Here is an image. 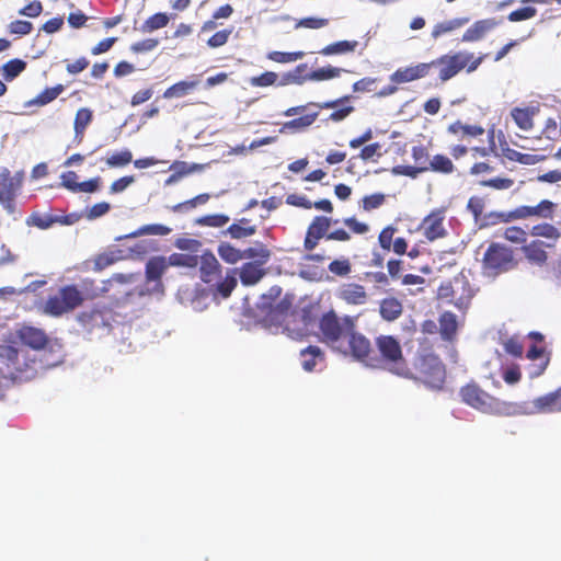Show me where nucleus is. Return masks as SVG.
I'll list each match as a JSON object with an SVG mask.
<instances>
[{"instance_id":"nucleus-1","label":"nucleus","mask_w":561,"mask_h":561,"mask_svg":"<svg viewBox=\"0 0 561 561\" xmlns=\"http://www.w3.org/2000/svg\"><path fill=\"white\" fill-rule=\"evenodd\" d=\"M319 339L333 351L357 360L366 359L371 353L370 341L356 331L355 320L348 316L340 318L333 310L320 318Z\"/></svg>"},{"instance_id":"nucleus-2","label":"nucleus","mask_w":561,"mask_h":561,"mask_svg":"<svg viewBox=\"0 0 561 561\" xmlns=\"http://www.w3.org/2000/svg\"><path fill=\"white\" fill-rule=\"evenodd\" d=\"M484 55L476 57L473 53L459 50L442 55L430 62H420L417 65L399 68L391 80L396 83H405L425 78L432 70H437L438 80L442 83L456 77L461 70L466 69L468 73L476 71L484 59Z\"/></svg>"},{"instance_id":"nucleus-3","label":"nucleus","mask_w":561,"mask_h":561,"mask_svg":"<svg viewBox=\"0 0 561 561\" xmlns=\"http://www.w3.org/2000/svg\"><path fill=\"white\" fill-rule=\"evenodd\" d=\"M459 396L463 403L485 414L515 416L522 415L524 412V407L520 403L501 400L486 392L474 381L462 386Z\"/></svg>"},{"instance_id":"nucleus-4","label":"nucleus","mask_w":561,"mask_h":561,"mask_svg":"<svg viewBox=\"0 0 561 561\" xmlns=\"http://www.w3.org/2000/svg\"><path fill=\"white\" fill-rule=\"evenodd\" d=\"M378 356L373 352L363 362L371 367L382 368L398 377H409V365L403 356L402 346L392 335H379L375 340Z\"/></svg>"},{"instance_id":"nucleus-5","label":"nucleus","mask_w":561,"mask_h":561,"mask_svg":"<svg viewBox=\"0 0 561 561\" xmlns=\"http://www.w3.org/2000/svg\"><path fill=\"white\" fill-rule=\"evenodd\" d=\"M411 376L405 379H413L424 383L433 390H440L446 380V368L440 358L433 354H420L414 363L413 368L409 367Z\"/></svg>"},{"instance_id":"nucleus-6","label":"nucleus","mask_w":561,"mask_h":561,"mask_svg":"<svg viewBox=\"0 0 561 561\" xmlns=\"http://www.w3.org/2000/svg\"><path fill=\"white\" fill-rule=\"evenodd\" d=\"M483 270L490 275H500L518 266V259L511 247L492 242L482 257Z\"/></svg>"},{"instance_id":"nucleus-7","label":"nucleus","mask_w":561,"mask_h":561,"mask_svg":"<svg viewBox=\"0 0 561 561\" xmlns=\"http://www.w3.org/2000/svg\"><path fill=\"white\" fill-rule=\"evenodd\" d=\"M82 306V297L79 287L75 284L65 285L57 294L51 295L45 301L43 311L51 317H61Z\"/></svg>"},{"instance_id":"nucleus-8","label":"nucleus","mask_w":561,"mask_h":561,"mask_svg":"<svg viewBox=\"0 0 561 561\" xmlns=\"http://www.w3.org/2000/svg\"><path fill=\"white\" fill-rule=\"evenodd\" d=\"M24 173H12L8 168L0 170V205L8 214L16 210V197L23 187Z\"/></svg>"},{"instance_id":"nucleus-9","label":"nucleus","mask_w":561,"mask_h":561,"mask_svg":"<svg viewBox=\"0 0 561 561\" xmlns=\"http://www.w3.org/2000/svg\"><path fill=\"white\" fill-rule=\"evenodd\" d=\"M527 337L533 341V344L526 352V358L531 362L527 366V373L530 379H536L548 368L550 363V353L543 345L545 336L540 332L531 331L527 334Z\"/></svg>"},{"instance_id":"nucleus-10","label":"nucleus","mask_w":561,"mask_h":561,"mask_svg":"<svg viewBox=\"0 0 561 561\" xmlns=\"http://www.w3.org/2000/svg\"><path fill=\"white\" fill-rule=\"evenodd\" d=\"M167 270V257L164 256H153L146 263L142 295H163L164 286L161 277Z\"/></svg>"},{"instance_id":"nucleus-11","label":"nucleus","mask_w":561,"mask_h":561,"mask_svg":"<svg viewBox=\"0 0 561 561\" xmlns=\"http://www.w3.org/2000/svg\"><path fill=\"white\" fill-rule=\"evenodd\" d=\"M438 296L455 305L458 309L468 308L473 293L469 284L463 279L455 278L454 282L442 284L438 288Z\"/></svg>"},{"instance_id":"nucleus-12","label":"nucleus","mask_w":561,"mask_h":561,"mask_svg":"<svg viewBox=\"0 0 561 561\" xmlns=\"http://www.w3.org/2000/svg\"><path fill=\"white\" fill-rule=\"evenodd\" d=\"M445 219L446 207L435 208L423 218L419 229L428 242H434L447 236L448 232L444 225Z\"/></svg>"},{"instance_id":"nucleus-13","label":"nucleus","mask_w":561,"mask_h":561,"mask_svg":"<svg viewBox=\"0 0 561 561\" xmlns=\"http://www.w3.org/2000/svg\"><path fill=\"white\" fill-rule=\"evenodd\" d=\"M337 221V219L334 220L328 216H314L306 231L304 240L305 251L311 252L318 247L321 239L327 240L332 224H336Z\"/></svg>"},{"instance_id":"nucleus-14","label":"nucleus","mask_w":561,"mask_h":561,"mask_svg":"<svg viewBox=\"0 0 561 561\" xmlns=\"http://www.w3.org/2000/svg\"><path fill=\"white\" fill-rule=\"evenodd\" d=\"M524 407L522 414H550L561 412V386L554 391L535 398L529 403H520Z\"/></svg>"},{"instance_id":"nucleus-15","label":"nucleus","mask_w":561,"mask_h":561,"mask_svg":"<svg viewBox=\"0 0 561 561\" xmlns=\"http://www.w3.org/2000/svg\"><path fill=\"white\" fill-rule=\"evenodd\" d=\"M411 156L414 165H396L392 168L391 173L393 175L409 176L411 179H415L421 173H426L431 161L428 149L423 145L413 146Z\"/></svg>"},{"instance_id":"nucleus-16","label":"nucleus","mask_w":561,"mask_h":561,"mask_svg":"<svg viewBox=\"0 0 561 561\" xmlns=\"http://www.w3.org/2000/svg\"><path fill=\"white\" fill-rule=\"evenodd\" d=\"M554 207L556 204L549 199H542L536 206H518L507 213L505 221L527 219L530 217L551 219L553 217Z\"/></svg>"},{"instance_id":"nucleus-17","label":"nucleus","mask_w":561,"mask_h":561,"mask_svg":"<svg viewBox=\"0 0 561 561\" xmlns=\"http://www.w3.org/2000/svg\"><path fill=\"white\" fill-rule=\"evenodd\" d=\"M0 358L5 364L9 374L14 378L20 377L30 368V360L15 346L1 345Z\"/></svg>"},{"instance_id":"nucleus-18","label":"nucleus","mask_w":561,"mask_h":561,"mask_svg":"<svg viewBox=\"0 0 561 561\" xmlns=\"http://www.w3.org/2000/svg\"><path fill=\"white\" fill-rule=\"evenodd\" d=\"M131 276H127L124 274H114L111 278L103 280L102 286H98L95 280L92 278H84L80 283L79 293L82 297V304L85 300H94L101 296H103L105 293L108 291V286L112 282L116 283H127L129 282Z\"/></svg>"},{"instance_id":"nucleus-19","label":"nucleus","mask_w":561,"mask_h":561,"mask_svg":"<svg viewBox=\"0 0 561 561\" xmlns=\"http://www.w3.org/2000/svg\"><path fill=\"white\" fill-rule=\"evenodd\" d=\"M78 322L89 332L96 329H110L108 311L106 308H92L80 312L77 317Z\"/></svg>"},{"instance_id":"nucleus-20","label":"nucleus","mask_w":561,"mask_h":561,"mask_svg":"<svg viewBox=\"0 0 561 561\" xmlns=\"http://www.w3.org/2000/svg\"><path fill=\"white\" fill-rule=\"evenodd\" d=\"M352 95H344L340 99L325 101L323 103H316L314 105L321 110H333L329 115V119L339 123L348 117L355 107L351 104Z\"/></svg>"},{"instance_id":"nucleus-21","label":"nucleus","mask_w":561,"mask_h":561,"mask_svg":"<svg viewBox=\"0 0 561 561\" xmlns=\"http://www.w3.org/2000/svg\"><path fill=\"white\" fill-rule=\"evenodd\" d=\"M15 334L22 344L35 351L44 350L49 341L44 330L32 325H22Z\"/></svg>"},{"instance_id":"nucleus-22","label":"nucleus","mask_w":561,"mask_h":561,"mask_svg":"<svg viewBox=\"0 0 561 561\" xmlns=\"http://www.w3.org/2000/svg\"><path fill=\"white\" fill-rule=\"evenodd\" d=\"M547 247H553V243H546L539 239H534L529 243H525L520 250L526 260L536 266H543L548 262Z\"/></svg>"},{"instance_id":"nucleus-23","label":"nucleus","mask_w":561,"mask_h":561,"mask_svg":"<svg viewBox=\"0 0 561 561\" xmlns=\"http://www.w3.org/2000/svg\"><path fill=\"white\" fill-rule=\"evenodd\" d=\"M201 278L204 283L211 284L219 280L221 265L211 252H205L198 259Z\"/></svg>"},{"instance_id":"nucleus-24","label":"nucleus","mask_w":561,"mask_h":561,"mask_svg":"<svg viewBox=\"0 0 561 561\" xmlns=\"http://www.w3.org/2000/svg\"><path fill=\"white\" fill-rule=\"evenodd\" d=\"M501 21L494 18L476 21L462 35L461 41L473 43L482 39L489 32L495 28Z\"/></svg>"},{"instance_id":"nucleus-25","label":"nucleus","mask_w":561,"mask_h":561,"mask_svg":"<svg viewBox=\"0 0 561 561\" xmlns=\"http://www.w3.org/2000/svg\"><path fill=\"white\" fill-rule=\"evenodd\" d=\"M337 297L347 305H364L368 299L365 287L355 283L343 284Z\"/></svg>"},{"instance_id":"nucleus-26","label":"nucleus","mask_w":561,"mask_h":561,"mask_svg":"<svg viewBox=\"0 0 561 561\" xmlns=\"http://www.w3.org/2000/svg\"><path fill=\"white\" fill-rule=\"evenodd\" d=\"M124 259V252L119 249H108L102 253L96 254L92 260L88 261V264H92L90 267L93 272H102L103 270L112 266L116 262Z\"/></svg>"},{"instance_id":"nucleus-27","label":"nucleus","mask_w":561,"mask_h":561,"mask_svg":"<svg viewBox=\"0 0 561 561\" xmlns=\"http://www.w3.org/2000/svg\"><path fill=\"white\" fill-rule=\"evenodd\" d=\"M502 156L512 161L518 162L524 165H534L542 160H545V156L530 154V153H522L508 146L506 141L500 144Z\"/></svg>"},{"instance_id":"nucleus-28","label":"nucleus","mask_w":561,"mask_h":561,"mask_svg":"<svg viewBox=\"0 0 561 561\" xmlns=\"http://www.w3.org/2000/svg\"><path fill=\"white\" fill-rule=\"evenodd\" d=\"M257 262H247L240 268V280L244 286H253L257 284L265 275V271Z\"/></svg>"},{"instance_id":"nucleus-29","label":"nucleus","mask_w":561,"mask_h":561,"mask_svg":"<svg viewBox=\"0 0 561 561\" xmlns=\"http://www.w3.org/2000/svg\"><path fill=\"white\" fill-rule=\"evenodd\" d=\"M439 333L443 340L453 341L458 331L457 316L451 311H444L438 319Z\"/></svg>"},{"instance_id":"nucleus-30","label":"nucleus","mask_w":561,"mask_h":561,"mask_svg":"<svg viewBox=\"0 0 561 561\" xmlns=\"http://www.w3.org/2000/svg\"><path fill=\"white\" fill-rule=\"evenodd\" d=\"M93 121V112L89 107H81L77 111L73 122L75 140L81 144L85 129Z\"/></svg>"},{"instance_id":"nucleus-31","label":"nucleus","mask_w":561,"mask_h":561,"mask_svg":"<svg viewBox=\"0 0 561 561\" xmlns=\"http://www.w3.org/2000/svg\"><path fill=\"white\" fill-rule=\"evenodd\" d=\"M539 112L538 107H514L511 116L515 124L523 130H530L534 127V116Z\"/></svg>"},{"instance_id":"nucleus-32","label":"nucleus","mask_w":561,"mask_h":561,"mask_svg":"<svg viewBox=\"0 0 561 561\" xmlns=\"http://www.w3.org/2000/svg\"><path fill=\"white\" fill-rule=\"evenodd\" d=\"M402 312L403 306L396 297L383 298L379 304L380 317L388 322L397 320Z\"/></svg>"},{"instance_id":"nucleus-33","label":"nucleus","mask_w":561,"mask_h":561,"mask_svg":"<svg viewBox=\"0 0 561 561\" xmlns=\"http://www.w3.org/2000/svg\"><path fill=\"white\" fill-rule=\"evenodd\" d=\"M300 358L304 370L311 373L319 362L324 360V353L319 346L310 345L300 351Z\"/></svg>"},{"instance_id":"nucleus-34","label":"nucleus","mask_w":561,"mask_h":561,"mask_svg":"<svg viewBox=\"0 0 561 561\" xmlns=\"http://www.w3.org/2000/svg\"><path fill=\"white\" fill-rule=\"evenodd\" d=\"M251 219L241 218L236 222L231 224L226 233L229 234L232 239H244L251 237L256 233V226L251 224Z\"/></svg>"},{"instance_id":"nucleus-35","label":"nucleus","mask_w":561,"mask_h":561,"mask_svg":"<svg viewBox=\"0 0 561 561\" xmlns=\"http://www.w3.org/2000/svg\"><path fill=\"white\" fill-rule=\"evenodd\" d=\"M530 234L537 238H545L551 241L550 243H553V245L561 238L560 230L549 222H540L533 226L530 229Z\"/></svg>"},{"instance_id":"nucleus-36","label":"nucleus","mask_w":561,"mask_h":561,"mask_svg":"<svg viewBox=\"0 0 561 561\" xmlns=\"http://www.w3.org/2000/svg\"><path fill=\"white\" fill-rule=\"evenodd\" d=\"M65 90V87L62 84H56L51 88H46L43 90L37 96L30 100L26 105L27 106H44L48 103L55 101Z\"/></svg>"},{"instance_id":"nucleus-37","label":"nucleus","mask_w":561,"mask_h":561,"mask_svg":"<svg viewBox=\"0 0 561 561\" xmlns=\"http://www.w3.org/2000/svg\"><path fill=\"white\" fill-rule=\"evenodd\" d=\"M455 171L451 159L445 154L437 153L431 158L427 172L450 174Z\"/></svg>"},{"instance_id":"nucleus-38","label":"nucleus","mask_w":561,"mask_h":561,"mask_svg":"<svg viewBox=\"0 0 561 561\" xmlns=\"http://www.w3.org/2000/svg\"><path fill=\"white\" fill-rule=\"evenodd\" d=\"M468 22H469L468 18H457V19L439 22L434 25L433 31H432V37L438 38L444 34L454 32V31L462 27Z\"/></svg>"},{"instance_id":"nucleus-39","label":"nucleus","mask_w":561,"mask_h":561,"mask_svg":"<svg viewBox=\"0 0 561 561\" xmlns=\"http://www.w3.org/2000/svg\"><path fill=\"white\" fill-rule=\"evenodd\" d=\"M484 131V128L480 125L462 124L460 121H457L448 126V133L460 135L462 138L466 136L479 137L482 136Z\"/></svg>"},{"instance_id":"nucleus-40","label":"nucleus","mask_w":561,"mask_h":561,"mask_svg":"<svg viewBox=\"0 0 561 561\" xmlns=\"http://www.w3.org/2000/svg\"><path fill=\"white\" fill-rule=\"evenodd\" d=\"M102 160L108 168H123L133 161V154L128 149L115 150Z\"/></svg>"},{"instance_id":"nucleus-41","label":"nucleus","mask_w":561,"mask_h":561,"mask_svg":"<svg viewBox=\"0 0 561 561\" xmlns=\"http://www.w3.org/2000/svg\"><path fill=\"white\" fill-rule=\"evenodd\" d=\"M358 46L357 41H340L327 45L319 53L323 56L341 55L354 51Z\"/></svg>"},{"instance_id":"nucleus-42","label":"nucleus","mask_w":561,"mask_h":561,"mask_svg":"<svg viewBox=\"0 0 561 561\" xmlns=\"http://www.w3.org/2000/svg\"><path fill=\"white\" fill-rule=\"evenodd\" d=\"M342 71L343 69L329 65L306 73V77L307 81H327L340 77Z\"/></svg>"},{"instance_id":"nucleus-43","label":"nucleus","mask_w":561,"mask_h":561,"mask_svg":"<svg viewBox=\"0 0 561 561\" xmlns=\"http://www.w3.org/2000/svg\"><path fill=\"white\" fill-rule=\"evenodd\" d=\"M55 222H66L62 217L53 216L49 214H41V213H32L27 218L26 224L30 226H35L39 229H48Z\"/></svg>"},{"instance_id":"nucleus-44","label":"nucleus","mask_w":561,"mask_h":561,"mask_svg":"<svg viewBox=\"0 0 561 561\" xmlns=\"http://www.w3.org/2000/svg\"><path fill=\"white\" fill-rule=\"evenodd\" d=\"M307 64H300L293 71L284 73L280 81L277 82V85L305 83L307 81V77L302 73L307 70Z\"/></svg>"},{"instance_id":"nucleus-45","label":"nucleus","mask_w":561,"mask_h":561,"mask_svg":"<svg viewBox=\"0 0 561 561\" xmlns=\"http://www.w3.org/2000/svg\"><path fill=\"white\" fill-rule=\"evenodd\" d=\"M218 255L229 264H236L242 260V252L229 242H221L217 249Z\"/></svg>"},{"instance_id":"nucleus-46","label":"nucleus","mask_w":561,"mask_h":561,"mask_svg":"<svg viewBox=\"0 0 561 561\" xmlns=\"http://www.w3.org/2000/svg\"><path fill=\"white\" fill-rule=\"evenodd\" d=\"M167 265L169 266H183L196 267L198 265V256L187 253H172L167 257Z\"/></svg>"},{"instance_id":"nucleus-47","label":"nucleus","mask_w":561,"mask_h":561,"mask_svg":"<svg viewBox=\"0 0 561 561\" xmlns=\"http://www.w3.org/2000/svg\"><path fill=\"white\" fill-rule=\"evenodd\" d=\"M506 354L515 358H520L524 354V339L514 334L502 342Z\"/></svg>"},{"instance_id":"nucleus-48","label":"nucleus","mask_w":561,"mask_h":561,"mask_svg":"<svg viewBox=\"0 0 561 561\" xmlns=\"http://www.w3.org/2000/svg\"><path fill=\"white\" fill-rule=\"evenodd\" d=\"M317 117H318V113L316 112V113L306 114L298 118H294L289 122L284 123L283 127L280 128V131L284 133L287 129L301 130V129L307 128L310 125H312L316 122Z\"/></svg>"},{"instance_id":"nucleus-49","label":"nucleus","mask_w":561,"mask_h":561,"mask_svg":"<svg viewBox=\"0 0 561 561\" xmlns=\"http://www.w3.org/2000/svg\"><path fill=\"white\" fill-rule=\"evenodd\" d=\"M26 68V62L22 59H11L5 62L2 67L3 77L7 81H11L16 78Z\"/></svg>"},{"instance_id":"nucleus-50","label":"nucleus","mask_w":561,"mask_h":561,"mask_svg":"<svg viewBox=\"0 0 561 561\" xmlns=\"http://www.w3.org/2000/svg\"><path fill=\"white\" fill-rule=\"evenodd\" d=\"M527 231L518 226H510L504 229L503 237L511 243L525 244L527 240Z\"/></svg>"},{"instance_id":"nucleus-51","label":"nucleus","mask_w":561,"mask_h":561,"mask_svg":"<svg viewBox=\"0 0 561 561\" xmlns=\"http://www.w3.org/2000/svg\"><path fill=\"white\" fill-rule=\"evenodd\" d=\"M170 21V16L167 13L159 12L149 16L142 24V30L152 32L162 27H165Z\"/></svg>"},{"instance_id":"nucleus-52","label":"nucleus","mask_w":561,"mask_h":561,"mask_svg":"<svg viewBox=\"0 0 561 561\" xmlns=\"http://www.w3.org/2000/svg\"><path fill=\"white\" fill-rule=\"evenodd\" d=\"M278 75L274 71H265L260 76L251 77L249 83L255 88H266L277 84Z\"/></svg>"},{"instance_id":"nucleus-53","label":"nucleus","mask_w":561,"mask_h":561,"mask_svg":"<svg viewBox=\"0 0 561 561\" xmlns=\"http://www.w3.org/2000/svg\"><path fill=\"white\" fill-rule=\"evenodd\" d=\"M305 56L304 51H278L273 50L267 54V58L277 64H288L301 59Z\"/></svg>"},{"instance_id":"nucleus-54","label":"nucleus","mask_w":561,"mask_h":561,"mask_svg":"<svg viewBox=\"0 0 561 561\" xmlns=\"http://www.w3.org/2000/svg\"><path fill=\"white\" fill-rule=\"evenodd\" d=\"M242 252V260L243 259H259L260 264H265L270 256L271 252L267 250L264 245H260L259 248L250 247L245 250H241Z\"/></svg>"},{"instance_id":"nucleus-55","label":"nucleus","mask_w":561,"mask_h":561,"mask_svg":"<svg viewBox=\"0 0 561 561\" xmlns=\"http://www.w3.org/2000/svg\"><path fill=\"white\" fill-rule=\"evenodd\" d=\"M195 87V82L180 81L165 90L164 98H182Z\"/></svg>"},{"instance_id":"nucleus-56","label":"nucleus","mask_w":561,"mask_h":561,"mask_svg":"<svg viewBox=\"0 0 561 561\" xmlns=\"http://www.w3.org/2000/svg\"><path fill=\"white\" fill-rule=\"evenodd\" d=\"M215 283L217 284V293L220 294L222 298H228L237 286L234 271H232V275H227L224 279L219 278V280Z\"/></svg>"},{"instance_id":"nucleus-57","label":"nucleus","mask_w":561,"mask_h":561,"mask_svg":"<svg viewBox=\"0 0 561 561\" xmlns=\"http://www.w3.org/2000/svg\"><path fill=\"white\" fill-rule=\"evenodd\" d=\"M386 196L382 193H375L371 195L364 196L362 199V208L365 211H371L383 205Z\"/></svg>"},{"instance_id":"nucleus-58","label":"nucleus","mask_w":561,"mask_h":561,"mask_svg":"<svg viewBox=\"0 0 561 561\" xmlns=\"http://www.w3.org/2000/svg\"><path fill=\"white\" fill-rule=\"evenodd\" d=\"M485 201L481 196H471L467 204V209L472 214L476 221L483 215Z\"/></svg>"},{"instance_id":"nucleus-59","label":"nucleus","mask_w":561,"mask_h":561,"mask_svg":"<svg viewBox=\"0 0 561 561\" xmlns=\"http://www.w3.org/2000/svg\"><path fill=\"white\" fill-rule=\"evenodd\" d=\"M233 28H225L216 32L213 36H210L207 41V45L210 48H218L226 45L229 41V37L232 34Z\"/></svg>"},{"instance_id":"nucleus-60","label":"nucleus","mask_w":561,"mask_h":561,"mask_svg":"<svg viewBox=\"0 0 561 561\" xmlns=\"http://www.w3.org/2000/svg\"><path fill=\"white\" fill-rule=\"evenodd\" d=\"M537 14V9L534 7H524L512 11L507 19L510 22H520L533 19Z\"/></svg>"},{"instance_id":"nucleus-61","label":"nucleus","mask_w":561,"mask_h":561,"mask_svg":"<svg viewBox=\"0 0 561 561\" xmlns=\"http://www.w3.org/2000/svg\"><path fill=\"white\" fill-rule=\"evenodd\" d=\"M230 218L224 214L207 215L198 219V224L208 227L220 228L229 222Z\"/></svg>"},{"instance_id":"nucleus-62","label":"nucleus","mask_w":561,"mask_h":561,"mask_svg":"<svg viewBox=\"0 0 561 561\" xmlns=\"http://www.w3.org/2000/svg\"><path fill=\"white\" fill-rule=\"evenodd\" d=\"M328 270L336 276H346L351 273L352 266L348 259H342L332 261Z\"/></svg>"},{"instance_id":"nucleus-63","label":"nucleus","mask_w":561,"mask_h":561,"mask_svg":"<svg viewBox=\"0 0 561 561\" xmlns=\"http://www.w3.org/2000/svg\"><path fill=\"white\" fill-rule=\"evenodd\" d=\"M33 24L24 20H15L9 24V32L20 36L27 35L32 32Z\"/></svg>"},{"instance_id":"nucleus-64","label":"nucleus","mask_w":561,"mask_h":561,"mask_svg":"<svg viewBox=\"0 0 561 561\" xmlns=\"http://www.w3.org/2000/svg\"><path fill=\"white\" fill-rule=\"evenodd\" d=\"M394 232H396V228L392 226H387L380 231V233L378 236V242L383 250H386V251L391 250Z\"/></svg>"}]
</instances>
